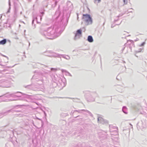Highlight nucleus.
<instances>
[{
    "instance_id": "nucleus-6",
    "label": "nucleus",
    "mask_w": 147,
    "mask_h": 147,
    "mask_svg": "<svg viewBox=\"0 0 147 147\" xmlns=\"http://www.w3.org/2000/svg\"><path fill=\"white\" fill-rule=\"evenodd\" d=\"M144 44H145V43H144V42H143V43L141 45H142V46H143V45Z\"/></svg>"
},
{
    "instance_id": "nucleus-3",
    "label": "nucleus",
    "mask_w": 147,
    "mask_h": 147,
    "mask_svg": "<svg viewBox=\"0 0 147 147\" xmlns=\"http://www.w3.org/2000/svg\"><path fill=\"white\" fill-rule=\"evenodd\" d=\"M87 40L89 42H93V41L92 37L91 36H88Z\"/></svg>"
},
{
    "instance_id": "nucleus-4",
    "label": "nucleus",
    "mask_w": 147,
    "mask_h": 147,
    "mask_svg": "<svg viewBox=\"0 0 147 147\" xmlns=\"http://www.w3.org/2000/svg\"><path fill=\"white\" fill-rule=\"evenodd\" d=\"M6 42V39H4L0 41V44L4 45Z\"/></svg>"
},
{
    "instance_id": "nucleus-7",
    "label": "nucleus",
    "mask_w": 147,
    "mask_h": 147,
    "mask_svg": "<svg viewBox=\"0 0 147 147\" xmlns=\"http://www.w3.org/2000/svg\"><path fill=\"white\" fill-rule=\"evenodd\" d=\"M125 0H123L124 2L125 3Z\"/></svg>"
},
{
    "instance_id": "nucleus-2",
    "label": "nucleus",
    "mask_w": 147,
    "mask_h": 147,
    "mask_svg": "<svg viewBox=\"0 0 147 147\" xmlns=\"http://www.w3.org/2000/svg\"><path fill=\"white\" fill-rule=\"evenodd\" d=\"M82 34V30L80 29L76 31V33L75 34V36H80Z\"/></svg>"
},
{
    "instance_id": "nucleus-1",
    "label": "nucleus",
    "mask_w": 147,
    "mask_h": 147,
    "mask_svg": "<svg viewBox=\"0 0 147 147\" xmlns=\"http://www.w3.org/2000/svg\"><path fill=\"white\" fill-rule=\"evenodd\" d=\"M82 19L83 21L86 23L87 25L92 23V19L89 15L87 14H83Z\"/></svg>"
},
{
    "instance_id": "nucleus-5",
    "label": "nucleus",
    "mask_w": 147,
    "mask_h": 147,
    "mask_svg": "<svg viewBox=\"0 0 147 147\" xmlns=\"http://www.w3.org/2000/svg\"><path fill=\"white\" fill-rule=\"evenodd\" d=\"M94 1L98 3H100L101 1L100 0H94Z\"/></svg>"
}]
</instances>
